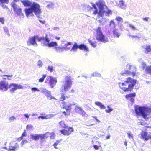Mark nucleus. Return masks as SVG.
<instances>
[{"instance_id":"774afa93","label":"nucleus","mask_w":151,"mask_h":151,"mask_svg":"<svg viewBox=\"0 0 151 151\" xmlns=\"http://www.w3.org/2000/svg\"><path fill=\"white\" fill-rule=\"evenodd\" d=\"M24 115L27 118H28L29 117V116L27 114H24Z\"/></svg>"},{"instance_id":"5701e85b","label":"nucleus","mask_w":151,"mask_h":151,"mask_svg":"<svg viewBox=\"0 0 151 151\" xmlns=\"http://www.w3.org/2000/svg\"><path fill=\"white\" fill-rule=\"evenodd\" d=\"M79 49L81 50H83L86 52H87L89 51L88 48L83 44H81L79 45Z\"/></svg>"},{"instance_id":"72a5a7b5","label":"nucleus","mask_w":151,"mask_h":151,"mask_svg":"<svg viewBox=\"0 0 151 151\" xmlns=\"http://www.w3.org/2000/svg\"><path fill=\"white\" fill-rule=\"evenodd\" d=\"M61 140L62 139L57 140L54 143L53 145V146L55 148H58L57 147V146L58 145L60 144V142Z\"/></svg>"},{"instance_id":"f03ea898","label":"nucleus","mask_w":151,"mask_h":151,"mask_svg":"<svg viewBox=\"0 0 151 151\" xmlns=\"http://www.w3.org/2000/svg\"><path fill=\"white\" fill-rule=\"evenodd\" d=\"M69 97L65 96L64 93H62L61 96L59 98L60 101H62L61 103L60 106L63 109H65L66 111H63L62 113L65 116H68L70 114L71 110L72 109V106H76L77 104L73 102L72 104H68L67 102L63 101L69 98Z\"/></svg>"},{"instance_id":"7c9ffc66","label":"nucleus","mask_w":151,"mask_h":151,"mask_svg":"<svg viewBox=\"0 0 151 151\" xmlns=\"http://www.w3.org/2000/svg\"><path fill=\"white\" fill-rule=\"evenodd\" d=\"M136 96L135 93H129L125 95V97L126 98H132V97H135Z\"/></svg>"},{"instance_id":"e433bc0d","label":"nucleus","mask_w":151,"mask_h":151,"mask_svg":"<svg viewBox=\"0 0 151 151\" xmlns=\"http://www.w3.org/2000/svg\"><path fill=\"white\" fill-rule=\"evenodd\" d=\"M104 19L102 18L101 20H98V22L100 23V25H102L104 24L105 22V21Z\"/></svg>"},{"instance_id":"b1692460","label":"nucleus","mask_w":151,"mask_h":151,"mask_svg":"<svg viewBox=\"0 0 151 151\" xmlns=\"http://www.w3.org/2000/svg\"><path fill=\"white\" fill-rule=\"evenodd\" d=\"M145 72L146 74L151 75V65L146 66L145 69Z\"/></svg>"},{"instance_id":"7ed1b4c3","label":"nucleus","mask_w":151,"mask_h":151,"mask_svg":"<svg viewBox=\"0 0 151 151\" xmlns=\"http://www.w3.org/2000/svg\"><path fill=\"white\" fill-rule=\"evenodd\" d=\"M26 15L28 17L34 12L35 15L40 14L41 12L39 5L35 2H33L30 8H25L24 10Z\"/></svg>"},{"instance_id":"1a4fd4ad","label":"nucleus","mask_w":151,"mask_h":151,"mask_svg":"<svg viewBox=\"0 0 151 151\" xmlns=\"http://www.w3.org/2000/svg\"><path fill=\"white\" fill-rule=\"evenodd\" d=\"M44 39L43 38L39 37L37 35L34 36L29 38V40L27 42V44L28 45H37L35 41L36 39H37L39 42H40L42 40Z\"/></svg>"},{"instance_id":"f8f14e48","label":"nucleus","mask_w":151,"mask_h":151,"mask_svg":"<svg viewBox=\"0 0 151 151\" xmlns=\"http://www.w3.org/2000/svg\"><path fill=\"white\" fill-rule=\"evenodd\" d=\"M9 84L6 81H0V90L2 91H6L8 89Z\"/></svg>"},{"instance_id":"8fccbe9b","label":"nucleus","mask_w":151,"mask_h":151,"mask_svg":"<svg viewBox=\"0 0 151 151\" xmlns=\"http://www.w3.org/2000/svg\"><path fill=\"white\" fill-rule=\"evenodd\" d=\"M119 4L121 6H123L124 5V2L123 0H121L119 1Z\"/></svg>"},{"instance_id":"680f3d73","label":"nucleus","mask_w":151,"mask_h":151,"mask_svg":"<svg viewBox=\"0 0 151 151\" xmlns=\"http://www.w3.org/2000/svg\"><path fill=\"white\" fill-rule=\"evenodd\" d=\"M12 75H4L3 76H7V77H12Z\"/></svg>"},{"instance_id":"423d86ee","label":"nucleus","mask_w":151,"mask_h":151,"mask_svg":"<svg viewBox=\"0 0 151 151\" xmlns=\"http://www.w3.org/2000/svg\"><path fill=\"white\" fill-rule=\"evenodd\" d=\"M65 82L63 85L64 90L66 91L70 88L72 85V81L71 77L67 76L65 78Z\"/></svg>"},{"instance_id":"a878e982","label":"nucleus","mask_w":151,"mask_h":151,"mask_svg":"<svg viewBox=\"0 0 151 151\" xmlns=\"http://www.w3.org/2000/svg\"><path fill=\"white\" fill-rule=\"evenodd\" d=\"M41 38H43L44 39L43 40H41L42 41V40H45V41L44 43V44L46 46H47V45L48 44V43L49 42L50 40L49 39V38L48 37V36L46 34L45 36V37H41Z\"/></svg>"},{"instance_id":"338daca9","label":"nucleus","mask_w":151,"mask_h":151,"mask_svg":"<svg viewBox=\"0 0 151 151\" xmlns=\"http://www.w3.org/2000/svg\"><path fill=\"white\" fill-rule=\"evenodd\" d=\"M23 137H22V136H21V137H20L19 138H18V139L19 140V141H20V140H22V139H23Z\"/></svg>"},{"instance_id":"f257e3e1","label":"nucleus","mask_w":151,"mask_h":151,"mask_svg":"<svg viewBox=\"0 0 151 151\" xmlns=\"http://www.w3.org/2000/svg\"><path fill=\"white\" fill-rule=\"evenodd\" d=\"M137 80L130 77L127 78L124 82L118 83L120 88L124 92H131L136 83Z\"/></svg>"},{"instance_id":"2eb2a0df","label":"nucleus","mask_w":151,"mask_h":151,"mask_svg":"<svg viewBox=\"0 0 151 151\" xmlns=\"http://www.w3.org/2000/svg\"><path fill=\"white\" fill-rule=\"evenodd\" d=\"M131 74L132 75V76L134 78L136 75V72H131L128 70H126L124 72L121 73V75L124 76L130 75Z\"/></svg>"},{"instance_id":"79ce46f5","label":"nucleus","mask_w":151,"mask_h":151,"mask_svg":"<svg viewBox=\"0 0 151 151\" xmlns=\"http://www.w3.org/2000/svg\"><path fill=\"white\" fill-rule=\"evenodd\" d=\"M50 137L51 139H54L55 138V134L54 132L50 133Z\"/></svg>"},{"instance_id":"ea45409f","label":"nucleus","mask_w":151,"mask_h":151,"mask_svg":"<svg viewBox=\"0 0 151 151\" xmlns=\"http://www.w3.org/2000/svg\"><path fill=\"white\" fill-rule=\"evenodd\" d=\"M46 77V75H43L42 76V77L39 79V81H38L39 82H42L44 80V79Z\"/></svg>"},{"instance_id":"6e6552de","label":"nucleus","mask_w":151,"mask_h":151,"mask_svg":"<svg viewBox=\"0 0 151 151\" xmlns=\"http://www.w3.org/2000/svg\"><path fill=\"white\" fill-rule=\"evenodd\" d=\"M145 129L144 131H142L140 134L141 139L144 141L151 139V132H148Z\"/></svg>"},{"instance_id":"6e6d98bb","label":"nucleus","mask_w":151,"mask_h":151,"mask_svg":"<svg viewBox=\"0 0 151 151\" xmlns=\"http://www.w3.org/2000/svg\"><path fill=\"white\" fill-rule=\"evenodd\" d=\"M27 140H24L21 142V144L22 145H23L24 144L27 143Z\"/></svg>"},{"instance_id":"412c9836","label":"nucleus","mask_w":151,"mask_h":151,"mask_svg":"<svg viewBox=\"0 0 151 151\" xmlns=\"http://www.w3.org/2000/svg\"><path fill=\"white\" fill-rule=\"evenodd\" d=\"M9 2V0H0V4H1V6L3 8L8 9L7 6L4 5L5 3L8 4Z\"/></svg>"},{"instance_id":"393cba45","label":"nucleus","mask_w":151,"mask_h":151,"mask_svg":"<svg viewBox=\"0 0 151 151\" xmlns=\"http://www.w3.org/2000/svg\"><path fill=\"white\" fill-rule=\"evenodd\" d=\"M113 34L114 37H119L120 36V34L118 32V29H115L113 30Z\"/></svg>"},{"instance_id":"052dcab7","label":"nucleus","mask_w":151,"mask_h":151,"mask_svg":"<svg viewBox=\"0 0 151 151\" xmlns=\"http://www.w3.org/2000/svg\"><path fill=\"white\" fill-rule=\"evenodd\" d=\"M148 17H145L143 18V19L146 22H147L148 20Z\"/></svg>"},{"instance_id":"0eeeda50","label":"nucleus","mask_w":151,"mask_h":151,"mask_svg":"<svg viewBox=\"0 0 151 151\" xmlns=\"http://www.w3.org/2000/svg\"><path fill=\"white\" fill-rule=\"evenodd\" d=\"M73 131V128L72 127L68 126L66 128L60 130V132L61 134L64 136H67L70 135Z\"/></svg>"},{"instance_id":"aec40b11","label":"nucleus","mask_w":151,"mask_h":151,"mask_svg":"<svg viewBox=\"0 0 151 151\" xmlns=\"http://www.w3.org/2000/svg\"><path fill=\"white\" fill-rule=\"evenodd\" d=\"M43 92L48 99L50 100L52 99H56L55 98L53 97L51 95L50 92L49 91H48L46 90L44 91H43Z\"/></svg>"},{"instance_id":"dca6fc26","label":"nucleus","mask_w":151,"mask_h":151,"mask_svg":"<svg viewBox=\"0 0 151 151\" xmlns=\"http://www.w3.org/2000/svg\"><path fill=\"white\" fill-rule=\"evenodd\" d=\"M31 137L32 140L35 141L38 140L40 138L42 140V138L43 137H42L41 136V134L31 135Z\"/></svg>"},{"instance_id":"a211bd4d","label":"nucleus","mask_w":151,"mask_h":151,"mask_svg":"<svg viewBox=\"0 0 151 151\" xmlns=\"http://www.w3.org/2000/svg\"><path fill=\"white\" fill-rule=\"evenodd\" d=\"M142 47L144 49V52L145 54H148L151 52V47L150 45H147L145 46H143Z\"/></svg>"},{"instance_id":"2f4dec72","label":"nucleus","mask_w":151,"mask_h":151,"mask_svg":"<svg viewBox=\"0 0 151 151\" xmlns=\"http://www.w3.org/2000/svg\"><path fill=\"white\" fill-rule=\"evenodd\" d=\"M88 41L91 46L94 47H96L97 45V42L96 41L94 42H92V41L89 39L88 40Z\"/></svg>"},{"instance_id":"69168bd1","label":"nucleus","mask_w":151,"mask_h":151,"mask_svg":"<svg viewBox=\"0 0 151 151\" xmlns=\"http://www.w3.org/2000/svg\"><path fill=\"white\" fill-rule=\"evenodd\" d=\"M110 135L109 134L106 137V139H109L110 138Z\"/></svg>"},{"instance_id":"ddd939ff","label":"nucleus","mask_w":151,"mask_h":151,"mask_svg":"<svg viewBox=\"0 0 151 151\" xmlns=\"http://www.w3.org/2000/svg\"><path fill=\"white\" fill-rule=\"evenodd\" d=\"M50 79L49 84L52 88H53L57 82V80L56 78H53L50 76H48L47 78Z\"/></svg>"},{"instance_id":"13d9d810","label":"nucleus","mask_w":151,"mask_h":151,"mask_svg":"<svg viewBox=\"0 0 151 151\" xmlns=\"http://www.w3.org/2000/svg\"><path fill=\"white\" fill-rule=\"evenodd\" d=\"M130 37L132 38H139V37H138L136 36H134V35H130Z\"/></svg>"},{"instance_id":"4be33fe9","label":"nucleus","mask_w":151,"mask_h":151,"mask_svg":"<svg viewBox=\"0 0 151 151\" xmlns=\"http://www.w3.org/2000/svg\"><path fill=\"white\" fill-rule=\"evenodd\" d=\"M79 48V45H78L76 42H75L70 50L71 51L76 52L78 48Z\"/></svg>"},{"instance_id":"e2e57ef3","label":"nucleus","mask_w":151,"mask_h":151,"mask_svg":"<svg viewBox=\"0 0 151 151\" xmlns=\"http://www.w3.org/2000/svg\"><path fill=\"white\" fill-rule=\"evenodd\" d=\"M147 111L148 112H151V108H147Z\"/></svg>"},{"instance_id":"49530a36","label":"nucleus","mask_w":151,"mask_h":151,"mask_svg":"<svg viewBox=\"0 0 151 151\" xmlns=\"http://www.w3.org/2000/svg\"><path fill=\"white\" fill-rule=\"evenodd\" d=\"M109 25L110 26H111L112 25L114 26V27H115V24L114 23V22L113 20H111L110 21V23H109Z\"/></svg>"},{"instance_id":"bb28decb","label":"nucleus","mask_w":151,"mask_h":151,"mask_svg":"<svg viewBox=\"0 0 151 151\" xmlns=\"http://www.w3.org/2000/svg\"><path fill=\"white\" fill-rule=\"evenodd\" d=\"M59 124L61 128L64 129L68 126L64 121H61L59 123Z\"/></svg>"},{"instance_id":"4468645a","label":"nucleus","mask_w":151,"mask_h":151,"mask_svg":"<svg viewBox=\"0 0 151 151\" xmlns=\"http://www.w3.org/2000/svg\"><path fill=\"white\" fill-rule=\"evenodd\" d=\"M74 110L76 113L80 114H85V111L81 107L77 105L76 106Z\"/></svg>"},{"instance_id":"09e8293b","label":"nucleus","mask_w":151,"mask_h":151,"mask_svg":"<svg viewBox=\"0 0 151 151\" xmlns=\"http://www.w3.org/2000/svg\"><path fill=\"white\" fill-rule=\"evenodd\" d=\"M48 70L50 72H52L53 71V67L52 66H49L48 67Z\"/></svg>"},{"instance_id":"cd10ccee","label":"nucleus","mask_w":151,"mask_h":151,"mask_svg":"<svg viewBox=\"0 0 151 151\" xmlns=\"http://www.w3.org/2000/svg\"><path fill=\"white\" fill-rule=\"evenodd\" d=\"M50 133L49 132H46L45 134H41V136L42 137V140H45L47 138L50 137Z\"/></svg>"},{"instance_id":"9b49d317","label":"nucleus","mask_w":151,"mask_h":151,"mask_svg":"<svg viewBox=\"0 0 151 151\" xmlns=\"http://www.w3.org/2000/svg\"><path fill=\"white\" fill-rule=\"evenodd\" d=\"M22 86L20 85H18L13 83H11L9 85L8 89L10 88V91L11 92H14L17 89L22 88Z\"/></svg>"},{"instance_id":"58836bf2","label":"nucleus","mask_w":151,"mask_h":151,"mask_svg":"<svg viewBox=\"0 0 151 151\" xmlns=\"http://www.w3.org/2000/svg\"><path fill=\"white\" fill-rule=\"evenodd\" d=\"M129 26L131 28L132 30H137V29L134 25L131 24H129Z\"/></svg>"},{"instance_id":"864d4df0","label":"nucleus","mask_w":151,"mask_h":151,"mask_svg":"<svg viewBox=\"0 0 151 151\" xmlns=\"http://www.w3.org/2000/svg\"><path fill=\"white\" fill-rule=\"evenodd\" d=\"M53 4L52 3H51L50 4H49L47 5V7L48 8H51L52 7Z\"/></svg>"},{"instance_id":"39448f33","label":"nucleus","mask_w":151,"mask_h":151,"mask_svg":"<svg viewBox=\"0 0 151 151\" xmlns=\"http://www.w3.org/2000/svg\"><path fill=\"white\" fill-rule=\"evenodd\" d=\"M95 31L96 32V39L98 41L104 43L108 42V38L103 34L101 27H97L95 29Z\"/></svg>"},{"instance_id":"6ab92c4d","label":"nucleus","mask_w":151,"mask_h":151,"mask_svg":"<svg viewBox=\"0 0 151 151\" xmlns=\"http://www.w3.org/2000/svg\"><path fill=\"white\" fill-rule=\"evenodd\" d=\"M19 148V146L18 143H15L14 146H10L8 149V151H15Z\"/></svg>"},{"instance_id":"473e14b6","label":"nucleus","mask_w":151,"mask_h":151,"mask_svg":"<svg viewBox=\"0 0 151 151\" xmlns=\"http://www.w3.org/2000/svg\"><path fill=\"white\" fill-rule=\"evenodd\" d=\"M115 20L117 22V23L118 24L121 23L123 22V19L121 17L118 16L116 17L115 19Z\"/></svg>"},{"instance_id":"bf43d9fd","label":"nucleus","mask_w":151,"mask_h":151,"mask_svg":"<svg viewBox=\"0 0 151 151\" xmlns=\"http://www.w3.org/2000/svg\"><path fill=\"white\" fill-rule=\"evenodd\" d=\"M15 118L14 116H12L9 118V119L10 121H12L15 119Z\"/></svg>"},{"instance_id":"603ef678","label":"nucleus","mask_w":151,"mask_h":151,"mask_svg":"<svg viewBox=\"0 0 151 151\" xmlns=\"http://www.w3.org/2000/svg\"><path fill=\"white\" fill-rule=\"evenodd\" d=\"M0 22L2 24H4V19L3 17H0Z\"/></svg>"},{"instance_id":"9d476101","label":"nucleus","mask_w":151,"mask_h":151,"mask_svg":"<svg viewBox=\"0 0 151 151\" xmlns=\"http://www.w3.org/2000/svg\"><path fill=\"white\" fill-rule=\"evenodd\" d=\"M12 6L13 7V10L16 14L19 16H24L22 8L16 4L14 3H13L12 4Z\"/></svg>"},{"instance_id":"c756f323","label":"nucleus","mask_w":151,"mask_h":151,"mask_svg":"<svg viewBox=\"0 0 151 151\" xmlns=\"http://www.w3.org/2000/svg\"><path fill=\"white\" fill-rule=\"evenodd\" d=\"M57 45V43L55 42H52L50 43L49 42L48 43V44L47 45L49 47H54L55 46H56Z\"/></svg>"},{"instance_id":"20e7f679","label":"nucleus","mask_w":151,"mask_h":151,"mask_svg":"<svg viewBox=\"0 0 151 151\" xmlns=\"http://www.w3.org/2000/svg\"><path fill=\"white\" fill-rule=\"evenodd\" d=\"M147 108L143 106H136L134 108L135 111L137 116H142L143 118L146 120L149 118L147 116L148 114L146 113Z\"/></svg>"},{"instance_id":"4c0bfd02","label":"nucleus","mask_w":151,"mask_h":151,"mask_svg":"<svg viewBox=\"0 0 151 151\" xmlns=\"http://www.w3.org/2000/svg\"><path fill=\"white\" fill-rule=\"evenodd\" d=\"M93 7L95 9V10L93 12V14L94 15L98 13V9L95 6V5L93 4L92 5Z\"/></svg>"},{"instance_id":"37998d69","label":"nucleus","mask_w":151,"mask_h":151,"mask_svg":"<svg viewBox=\"0 0 151 151\" xmlns=\"http://www.w3.org/2000/svg\"><path fill=\"white\" fill-rule=\"evenodd\" d=\"M41 118L42 119H47L49 118L48 115H46L45 116H40L38 117V118Z\"/></svg>"},{"instance_id":"c9c22d12","label":"nucleus","mask_w":151,"mask_h":151,"mask_svg":"<svg viewBox=\"0 0 151 151\" xmlns=\"http://www.w3.org/2000/svg\"><path fill=\"white\" fill-rule=\"evenodd\" d=\"M105 12L104 14H105V15L106 16H109L110 14H112V11L109 9H108L107 11L104 10Z\"/></svg>"},{"instance_id":"a18cd8bd","label":"nucleus","mask_w":151,"mask_h":151,"mask_svg":"<svg viewBox=\"0 0 151 151\" xmlns=\"http://www.w3.org/2000/svg\"><path fill=\"white\" fill-rule=\"evenodd\" d=\"M31 90L33 92L39 91L40 90L37 88L33 87L31 88Z\"/></svg>"},{"instance_id":"c85d7f7f","label":"nucleus","mask_w":151,"mask_h":151,"mask_svg":"<svg viewBox=\"0 0 151 151\" xmlns=\"http://www.w3.org/2000/svg\"><path fill=\"white\" fill-rule=\"evenodd\" d=\"M95 104L99 106L101 109H104L105 108V106L99 102H96L95 103Z\"/></svg>"},{"instance_id":"de8ad7c7","label":"nucleus","mask_w":151,"mask_h":151,"mask_svg":"<svg viewBox=\"0 0 151 151\" xmlns=\"http://www.w3.org/2000/svg\"><path fill=\"white\" fill-rule=\"evenodd\" d=\"M127 135L129 138H133V136L132 134H131V132H129L127 133Z\"/></svg>"},{"instance_id":"5fc2aeb1","label":"nucleus","mask_w":151,"mask_h":151,"mask_svg":"<svg viewBox=\"0 0 151 151\" xmlns=\"http://www.w3.org/2000/svg\"><path fill=\"white\" fill-rule=\"evenodd\" d=\"M22 137H23L24 136H26V131L25 130H24L22 134Z\"/></svg>"},{"instance_id":"0e129e2a","label":"nucleus","mask_w":151,"mask_h":151,"mask_svg":"<svg viewBox=\"0 0 151 151\" xmlns=\"http://www.w3.org/2000/svg\"><path fill=\"white\" fill-rule=\"evenodd\" d=\"M130 101L132 103H133L134 101V98H131L130 99Z\"/></svg>"},{"instance_id":"f704fd0d","label":"nucleus","mask_w":151,"mask_h":151,"mask_svg":"<svg viewBox=\"0 0 151 151\" xmlns=\"http://www.w3.org/2000/svg\"><path fill=\"white\" fill-rule=\"evenodd\" d=\"M104 10H103L102 9L100 10L99 12H98V16L102 17L104 15Z\"/></svg>"},{"instance_id":"3c124183","label":"nucleus","mask_w":151,"mask_h":151,"mask_svg":"<svg viewBox=\"0 0 151 151\" xmlns=\"http://www.w3.org/2000/svg\"><path fill=\"white\" fill-rule=\"evenodd\" d=\"M93 147L95 150H98L99 149V147H101L100 145L98 146L97 145H94Z\"/></svg>"},{"instance_id":"f3484780","label":"nucleus","mask_w":151,"mask_h":151,"mask_svg":"<svg viewBox=\"0 0 151 151\" xmlns=\"http://www.w3.org/2000/svg\"><path fill=\"white\" fill-rule=\"evenodd\" d=\"M21 2L25 7H26L31 6L32 4V2L29 0H22Z\"/></svg>"},{"instance_id":"a19ab883","label":"nucleus","mask_w":151,"mask_h":151,"mask_svg":"<svg viewBox=\"0 0 151 151\" xmlns=\"http://www.w3.org/2000/svg\"><path fill=\"white\" fill-rule=\"evenodd\" d=\"M107 108L108 109H106L105 111L107 113H110L113 110V109H111L110 107L109 106H107Z\"/></svg>"},{"instance_id":"c03bdc74","label":"nucleus","mask_w":151,"mask_h":151,"mask_svg":"<svg viewBox=\"0 0 151 151\" xmlns=\"http://www.w3.org/2000/svg\"><path fill=\"white\" fill-rule=\"evenodd\" d=\"M96 4L99 7H102L103 5L102 3L100 2H96Z\"/></svg>"},{"instance_id":"4d7b16f0","label":"nucleus","mask_w":151,"mask_h":151,"mask_svg":"<svg viewBox=\"0 0 151 151\" xmlns=\"http://www.w3.org/2000/svg\"><path fill=\"white\" fill-rule=\"evenodd\" d=\"M71 43L70 42H68L66 43L65 44V47H67L68 45H71Z\"/></svg>"}]
</instances>
